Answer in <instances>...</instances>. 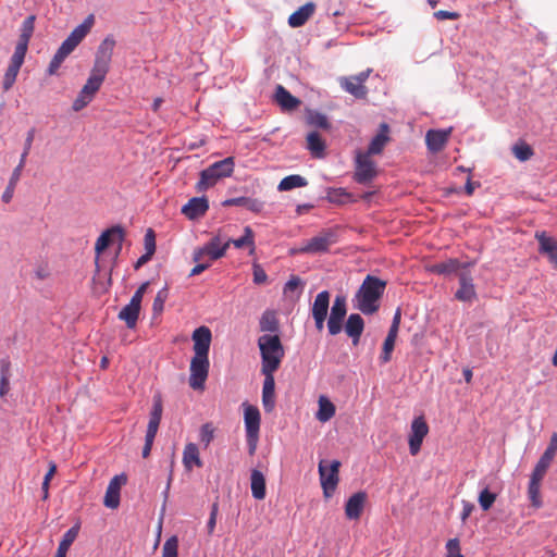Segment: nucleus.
Instances as JSON below:
<instances>
[{
  "mask_svg": "<svg viewBox=\"0 0 557 557\" xmlns=\"http://www.w3.org/2000/svg\"><path fill=\"white\" fill-rule=\"evenodd\" d=\"M163 412V403L160 394H156L152 398V408L150 411L149 422L147 426L145 445L143 448V457L147 458L150 455L154 437L157 435Z\"/></svg>",
  "mask_w": 557,
  "mask_h": 557,
  "instance_id": "obj_8",
  "label": "nucleus"
},
{
  "mask_svg": "<svg viewBox=\"0 0 557 557\" xmlns=\"http://www.w3.org/2000/svg\"><path fill=\"white\" fill-rule=\"evenodd\" d=\"M389 125L385 122L379 125L376 134L372 139H389Z\"/></svg>",
  "mask_w": 557,
  "mask_h": 557,
  "instance_id": "obj_62",
  "label": "nucleus"
},
{
  "mask_svg": "<svg viewBox=\"0 0 557 557\" xmlns=\"http://www.w3.org/2000/svg\"><path fill=\"white\" fill-rule=\"evenodd\" d=\"M107 237H116L117 242L122 243L125 237L124 228L121 225H114L102 232L95 245L96 257L98 258L100 253L110 246L107 242Z\"/></svg>",
  "mask_w": 557,
  "mask_h": 557,
  "instance_id": "obj_26",
  "label": "nucleus"
},
{
  "mask_svg": "<svg viewBox=\"0 0 557 557\" xmlns=\"http://www.w3.org/2000/svg\"><path fill=\"white\" fill-rule=\"evenodd\" d=\"M223 207H245L249 211L259 213L263 208V202H261L258 199L249 198V197H236V198H230L222 202Z\"/></svg>",
  "mask_w": 557,
  "mask_h": 557,
  "instance_id": "obj_31",
  "label": "nucleus"
},
{
  "mask_svg": "<svg viewBox=\"0 0 557 557\" xmlns=\"http://www.w3.org/2000/svg\"><path fill=\"white\" fill-rule=\"evenodd\" d=\"M230 247V242L221 245L220 235L213 236L203 247L195 249L193 253V260L195 262H199L203 259V257H209L211 261L218 260L225 256L227 248Z\"/></svg>",
  "mask_w": 557,
  "mask_h": 557,
  "instance_id": "obj_12",
  "label": "nucleus"
},
{
  "mask_svg": "<svg viewBox=\"0 0 557 557\" xmlns=\"http://www.w3.org/2000/svg\"><path fill=\"white\" fill-rule=\"evenodd\" d=\"M194 341V352L195 355L209 356L210 344L212 339L211 331L208 326L197 327L191 336Z\"/></svg>",
  "mask_w": 557,
  "mask_h": 557,
  "instance_id": "obj_21",
  "label": "nucleus"
},
{
  "mask_svg": "<svg viewBox=\"0 0 557 557\" xmlns=\"http://www.w3.org/2000/svg\"><path fill=\"white\" fill-rule=\"evenodd\" d=\"M278 369H261L264 375L262 387V404L265 412L273 411L275 407V380L274 372Z\"/></svg>",
  "mask_w": 557,
  "mask_h": 557,
  "instance_id": "obj_15",
  "label": "nucleus"
},
{
  "mask_svg": "<svg viewBox=\"0 0 557 557\" xmlns=\"http://www.w3.org/2000/svg\"><path fill=\"white\" fill-rule=\"evenodd\" d=\"M367 500L366 492H357L352 494L346 505H345V515L349 520H358L362 515L364 504Z\"/></svg>",
  "mask_w": 557,
  "mask_h": 557,
  "instance_id": "obj_22",
  "label": "nucleus"
},
{
  "mask_svg": "<svg viewBox=\"0 0 557 557\" xmlns=\"http://www.w3.org/2000/svg\"><path fill=\"white\" fill-rule=\"evenodd\" d=\"M388 141H370L367 148L354 151L352 180L360 185L371 184L380 173L375 157L381 156Z\"/></svg>",
  "mask_w": 557,
  "mask_h": 557,
  "instance_id": "obj_1",
  "label": "nucleus"
},
{
  "mask_svg": "<svg viewBox=\"0 0 557 557\" xmlns=\"http://www.w3.org/2000/svg\"><path fill=\"white\" fill-rule=\"evenodd\" d=\"M230 245L233 244L236 248H244L250 246V253L255 251L253 232L250 226L244 228V235L237 239H228Z\"/></svg>",
  "mask_w": 557,
  "mask_h": 557,
  "instance_id": "obj_44",
  "label": "nucleus"
},
{
  "mask_svg": "<svg viewBox=\"0 0 557 557\" xmlns=\"http://www.w3.org/2000/svg\"><path fill=\"white\" fill-rule=\"evenodd\" d=\"M496 497H497L496 493H493L487 487H485L480 493L478 500H479V504H480L481 508L484 511H487L488 509H491V507L495 503Z\"/></svg>",
  "mask_w": 557,
  "mask_h": 557,
  "instance_id": "obj_49",
  "label": "nucleus"
},
{
  "mask_svg": "<svg viewBox=\"0 0 557 557\" xmlns=\"http://www.w3.org/2000/svg\"><path fill=\"white\" fill-rule=\"evenodd\" d=\"M107 237H116L117 242L122 243L125 237L124 228L121 225H114L102 232L95 245L96 257L98 258L100 253L110 246L107 242Z\"/></svg>",
  "mask_w": 557,
  "mask_h": 557,
  "instance_id": "obj_25",
  "label": "nucleus"
},
{
  "mask_svg": "<svg viewBox=\"0 0 557 557\" xmlns=\"http://www.w3.org/2000/svg\"><path fill=\"white\" fill-rule=\"evenodd\" d=\"M234 171V158L227 157L216 161L200 172V180L197 183V190L202 191L213 186L220 178L228 177Z\"/></svg>",
  "mask_w": 557,
  "mask_h": 557,
  "instance_id": "obj_6",
  "label": "nucleus"
},
{
  "mask_svg": "<svg viewBox=\"0 0 557 557\" xmlns=\"http://www.w3.org/2000/svg\"><path fill=\"white\" fill-rule=\"evenodd\" d=\"M209 209L207 197H194L182 208V213L189 220H197L203 216Z\"/></svg>",
  "mask_w": 557,
  "mask_h": 557,
  "instance_id": "obj_20",
  "label": "nucleus"
},
{
  "mask_svg": "<svg viewBox=\"0 0 557 557\" xmlns=\"http://www.w3.org/2000/svg\"><path fill=\"white\" fill-rule=\"evenodd\" d=\"M425 143H426L429 152L432 154H436L445 149L447 141H425Z\"/></svg>",
  "mask_w": 557,
  "mask_h": 557,
  "instance_id": "obj_64",
  "label": "nucleus"
},
{
  "mask_svg": "<svg viewBox=\"0 0 557 557\" xmlns=\"http://www.w3.org/2000/svg\"><path fill=\"white\" fill-rule=\"evenodd\" d=\"M259 325L261 332H277L280 324L275 311H264L261 315Z\"/></svg>",
  "mask_w": 557,
  "mask_h": 557,
  "instance_id": "obj_41",
  "label": "nucleus"
},
{
  "mask_svg": "<svg viewBox=\"0 0 557 557\" xmlns=\"http://www.w3.org/2000/svg\"><path fill=\"white\" fill-rule=\"evenodd\" d=\"M275 100L284 110H294L300 104V100L293 96L285 87L278 85L275 90Z\"/></svg>",
  "mask_w": 557,
  "mask_h": 557,
  "instance_id": "obj_33",
  "label": "nucleus"
},
{
  "mask_svg": "<svg viewBox=\"0 0 557 557\" xmlns=\"http://www.w3.org/2000/svg\"><path fill=\"white\" fill-rule=\"evenodd\" d=\"M149 286V282H145L143 283L138 288L137 290L135 292V294L133 295V297L131 298L132 301H135L137 305L141 306V301H143V297L147 290Z\"/></svg>",
  "mask_w": 557,
  "mask_h": 557,
  "instance_id": "obj_63",
  "label": "nucleus"
},
{
  "mask_svg": "<svg viewBox=\"0 0 557 557\" xmlns=\"http://www.w3.org/2000/svg\"><path fill=\"white\" fill-rule=\"evenodd\" d=\"M169 297V289L168 287H163L161 290L158 292L153 304H152V312L153 315H160L163 312L164 304Z\"/></svg>",
  "mask_w": 557,
  "mask_h": 557,
  "instance_id": "obj_48",
  "label": "nucleus"
},
{
  "mask_svg": "<svg viewBox=\"0 0 557 557\" xmlns=\"http://www.w3.org/2000/svg\"><path fill=\"white\" fill-rule=\"evenodd\" d=\"M335 414V406L324 396L319 399V410L317 412V419L321 422L329 421Z\"/></svg>",
  "mask_w": 557,
  "mask_h": 557,
  "instance_id": "obj_43",
  "label": "nucleus"
},
{
  "mask_svg": "<svg viewBox=\"0 0 557 557\" xmlns=\"http://www.w3.org/2000/svg\"><path fill=\"white\" fill-rule=\"evenodd\" d=\"M29 149H30V141H27L25 148H24V151L21 156V160H20V163L17 164V166L14 169L12 175H11V178L9 181L10 184H13L16 186L17 182L20 181V177H21V172L24 168V164H25V158L26 156L28 154L29 152Z\"/></svg>",
  "mask_w": 557,
  "mask_h": 557,
  "instance_id": "obj_51",
  "label": "nucleus"
},
{
  "mask_svg": "<svg viewBox=\"0 0 557 557\" xmlns=\"http://www.w3.org/2000/svg\"><path fill=\"white\" fill-rule=\"evenodd\" d=\"M178 540L171 536L165 541L162 548V557H177Z\"/></svg>",
  "mask_w": 557,
  "mask_h": 557,
  "instance_id": "obj_52",
  "label": "nucleus"
},
{
  "mask_svg": "<svg viewBox=\"0 0 557 557\" xmlns=\"http://www.w3.org/2000/svg\"><path fill=\"white\" fill-rule=\"evenodd\" d=\"M346 314V298L344 296H336L333 301V306L331 307V313L327 320V330L330 335L335 336L342 332Z\"/></svg>",
  "mask_w": 557,
  "mask_h": 557,
  "instance_id": "obj_13",
  "label": "nucleus"
},
{
  "mask_svg": "<svg viewBox=\"0 0 557 557\" xmlns=\"http://www.w3.org/2000/svg\"><path fill=\"white\" fill-rule=\"evenodd\" d=\"M209 356L194 355L190 361L189 386L193 389H203L209 373Z\"/></svg>",
  "mask_w": 557,
  "mask_h": 557,
  "instance_id": "obj_11",
  "label": "nucleus"
},
{
  "mask_svg": "<svg viewBox=\"0 0 557 557\" xmlns=\"http://www.w3.org/2000/svg\"><path fill=\"white\" fill-rule=\"evenodd\" d=\"M144 245L146 253L153 256L156 252V234L152 228L147 230L144 238Z\"/></svg>",
  "mask_w": 557,
  "mask_h": 557,
  "instance_id": "obj_53",
  "label": "nucleus"
},
{
  "mask_svg": "<svg viewBox=\"0 0 557 557\" xmlns=\"http://www.w3.org/2000/svg\"><path fill=\"white\" fill-rule=\"evenodd\" d=\"M35 21L36 16L29 15L24 20L22 24L18 41L15 46L14 53L10 59L9 66L4 74V89H9L12 87L16 79L20 69L24 63V59L28 49V44L35 29Z\"/></svg>",
  "mask_w": 557,
  "mask_h": 557,
  "instance_id": "obj_3",
  "label": "nucleus"
},
{
  "mask_svg": "<svg viewBox=\"0 0 557 557\" xmlns=\"http://www.w3.org/2000/svg\"><path fill=\"white\" fill-rule=\"evenodd\" d=\"M253 283L257 285L264 284L268 280V275L262 267L258 263H253Z\"/></svg>",
  "mask_w": 557,
  "mask_h": 557,
  "instance_id": "obj_60",
  "label": "nucleus"
},
{
  "mask_svg": "<svg viewBox=\"0 0 557 557\" xmlns=\"http://www.w3.org/2000/svg\"><path fill=\"white\" fill-rule=\"evenodd\" d=\"M394 347H395V341L385 338V341L383 343V351L380 357V359L383 363H387L388 361H391L392 351L394 350Z\"/></svg>",
  "mask_w": 557,
  "mask_h": 557,
  "instance_id": "obj_57",
  "label": "nucleus"
},
{
  "mask_svg": "<svg viewBox=\"0 0 557 557\" xmlns=\"http://www.w3.org/2000/svg\"><path fill=\"white\" fill-rule=\"evenodd\" d=\"M446 557H465L460 553V542L457 537L448 540V542L446 543Z\"/></svg>",
  "mask_w": 557,
  "mask_h": 557,
  "instance_id": "obj_55",
  "label": "nucleus"
},
{
  "mask_svg": "<svg viewBox=\"0 0 557 557\" xmlns=\"http://www.w3.org/2000/svg\"><path fill=\"white\" fill-rule=\"evenodd\" d=\"M99 259L98 257H96V260H95V264H96V273L92 277V282H94V285H95V289L99 293H106L108 292L109 287L111 286L112 284V280H111V274H112V268L110 269V271L106 274L107 275V281H102V277H101V274H100V264H99Z\"/></svg>",
  "mask_w": 557,
  "mask_h": 557,
  "instance_id": "obj_42",
  "label": "nucleus"
},
{
  "mask_svg": "<svg viewBox=\"0 0 557 557\" xmlns=\"http://www.w3.org/2000/svg\"><path fill=\"white\" fill-rule=\"evenodd\" d=\"M327 146L326 141H307V149L310 151L312 158L322 159L325 158Z\"/></svg>",
  "mask_w": 557,
  "mask_h": 557,
  "instance_id": "obj_50",
  "label": "nucleus"
},
{
  "mask_svg": "<svg viewBox=\"0 0 557 557\" xmlns=\"http://www.w3.org/2000/svg\"><path fill=\"white\" fill-rule=\"evenodd\" d=\"M78 531H79V527L78 525H74L71 529H69L64 533V535H63V537H62V540H61V542L59 544L58 550L67 553L69 548L71 547L73 542L76 540V537L78 535Z\"/></svg>",
  "mask_w": 557,
  "mask_h": 557,
  "instance_id": "obj_47",
  "label": "nucleus"
},
{
  "mask_svg": "<svg viewBox=\"0 0 557 557\" xmlns=\"http://www.w3.org/2000/svg\"><path fill=\"white\" fill-rule=\"evenodd\" d=\"M94 98L89 95L84 94V90L82 89L77 96V98L73 102V110L79 111L83 108H85Z\"/></svg>",
  "mask_w": 557,
  "mask_h": 557,
  "instance_id": "obj_58",
  "label": "nucleus"
},
{
  "mask_svg": "<svg viewBox=\"0 0 557 557\" xmlns=\"http://www.w3.org/2000/svg\"><path fill=\"white\" fill-rule=\"evenodd\" d=\"M329 200L331 202L344 205V203L357 201V198H354L352 194L346 191L344 188H337V189H332L329 193Z\"/></svg>",
  "mask_w": 557,
  "mask_h": 557,
  "instance_id": "obj_45",
  "label": "nucleus"
},
{
  "mask_svg": "<svg viewBox=\"0 0 557 557\" xmlns=\"http://www.w3.org/2000/svg\"><path fill=\"white\" fill-rule=\"evenodd\" d=\"M307 185H308V182L305 177H302L301 175H298V174H293V175H288V176L284 177L280 182L277 189L280 191H288L294 188L305 187Z\"/></svg>",
  "mask_w": 557,
  "mask_h": 557,
  "instance_id": "obj_40",
  "label": "nucleus"
},
{
  "mask_svg": "<svg viewBox=\"0 0 557 557\" xmlns=\"http://www.w3.org/2000/svg\"><path fill=\"white\" fill-rule=\"evenodd\" d=\"M141 306L135 301H129L119 313V319L126 323L128 329H134L137 324Z\"/></svg>",
  "mask_w": 557,
  "mask_h": 557,
  "instance_id": "obj_34",
  "label": "nucleus"
},
{
  "mask_svg": "<svg viewBox=\"0 0 557 557\" xmlns=\"http://www.w3.org/2000/svg\"><path fill=\"white\" fill-rule=\"evenodd\" d=\"M214 437V428L211 423H205L200 430V441L205 446H209Z\"/></svg>",
  "mask_w": 557,
  "mask_h": 557,
  "instance_id": "obj_54",
  "label": "nucleus"
},
{
  "mask_svg": "<svg viewBox=\"0 0 557 557\" xmlns=\"http://www.w3.org/2000/svg\"><path fill=\"white\" fill-rule=\"evenodd\" d=\"M183 463L187 470H191L193 465L202 467V461L199 457V450L196 444L189 443L185 446L183 453Z\"/></svg>",
  "mask_w": 557,
  "mask_h": 557,
  "instance_id": "obj_39",
  "label": "nucleus"
},
{
  "mask_svg": "<svg viewBox=\"0 0 557 557\" xmlns=\"http://www.w3.org/2000/svg\"><path fill=\"white\" fill-rule=\"evenodd\" d=\"M107 74L108 72L92 67L89 78L82 88L84 94L94 98L96 92L100 89Z\"/></svg>",
  "mask_w": 557,
  "mask_h": 557,
  "instance_id": "obj_30",
  "label": "nucleus"
},
{
  "mask_svg": "<svg viewBox=\"0 0 557 557\" xmlns=\"http://www.w3.org/2000/svg\"><path fill=\"white\" fill-rule=\"evenodd\" d=\"M556 453H557V433H554L550 437L548 447L545 449V451L539 459V461L535 465V468L533 469L532 472L545 476Z\"/></svg>",
  "mask_w": 557,
  "mask_h": 557,
  "instance_id": "obj_24",
  "label": "nucleus"
},
{
  "mask_svg": "<svg viewBox=\"0 0 557 557\" xmlns=\"http://www.w3.org/2000/svg\"><path fill=\"white\" fill-rule=\"evenodd\" d=\"M127 476L125 474L115 475L109 483L104 495L103 504L106 507L115 509L120 505L121 486L125 484Z\"/></svg>",
  "mask_w": 557,
  "mask_h": 557,
  "instance_id": "obj_17",
  "label": "nucleus"
},
{
  "mask_svg": "<svg viewBox=\"0 0 557 557\" xmlns=\"http://www.w3.org/2000/svg\"><path fill=\"white\" fill-rule=\"evenodd\" d=\"M345 332L351 338L354 346L360 342V337L364 330V320L359 313H351L344 325Z\"/></svg>",
  "mask_w": 557,
  "mask_h": 557,
  "instance_id": "obj_23",
  "label": "nucleus"
},
{
  "mask_svg": "<svg viewBox=\"0 0 557 557\" xmlns=\"http://www.w3.org/2000/svg\"><path fill=\"white\" fill-rule=\"evenodd\" d=\"M535 238L539 242V252L546 256L554 268L557 269V240L547 236L545 232H536Z\"/></svg>",
  "mask_w": 557,
  "mask_h": 557,
  "instance_id": "obj_18",
  "label": "nucleus"
},
{
  "mask_svg": "<svg viewBox=\"0 0 557 557\" xmlns=\"http://www.w3.org/2000/svg\"><path fill=\"white\" fill-rule=\"evenodd\" d=\"M434 17L438 21H444V20H454L455 21L460 17V14L458 12L440 10L434 13Z\"/></svg>",
  "mask_w": 557,
  "mask_h": 557,
  "instance_id": "obj_61",
  "label": "nucleus"
},
{
  "mask_svg": "<svg viewBox=\"0 0 557 557\" xmlns=\"http://www.w3.org/2000/svg\"><path fill=\"white\" fill-rule=\"evenodd\" d=\"M339 226L323 228L317 236L307 240V243L300 247L297 252L300 253H325L330 250V247L338 242L339 238ZM296 250H292L295 253Z\"/></svg>",
  "mask_w": 557,
  "mask_h": 557,
  "instance_id": "obj_7",
  "label": "nucleus"
},
{
  "mask_svg": "<svg viewBox=\"0 0 557 557\" xmlns=\"http://www.w3.org/2000/svg\"><path fill=\"white\" fill-rule=\"evenodd\" d=\"M451 127L443 128V129H429L425 139H447L451 135Z\"/></svg>",
  "mask_w": 557,
  "mask_h": 557,
  "instance_id": "obj_56",
  "label": "nucleus"
},
{
  "mask_svg": "<svg viewBox=\"0 0 557 557\" xmlns=\"http://www.w3.org/2000/svg\"><path fill=\"white\" fill-rule=\"evenodd\" d=\"M458 277L460 286L455 294L456 299L469 302L476 299V292L471 274L469 272L461 271L458 273Z\"/></svg>",
  "mask_w": 557,
  "mask_h": 557,
  "instance_id": "obj_19",
  "label": "nucleus"
},
{
  "mask_svg": "<svg viewBox=\"0 0 557 557\" xmlns=\"http://www.w3.org/2000/svg\"><path fill=\"white\" fill-rule=\"evenodd\" d=\"M385 287V281L370 274L367 275L355 294L352 299L354 308L366 315L375 313L380 308V299L384 294Z\"/></svg>",
  "mask_w": 557,
  "mask_h": 557,
  "instance_id": "obj_2",
  "label": "nucleus"
},
{
  "mask_svg": "<svg viewBox=\"0 0 557 557\" xmlns=\"http://www.w3.org/2000/svg\"><path fill=\"white\" fill-rule=\"evenodd\" d=\"M428 433L429 425L423 417L416 418L411 423V433L409 435V450L412 456L420 451L423 438Z\"/></svg>",
  "mask_w": 557,
  "mask_h": 557,
  "instance_id": "obj_16",
  "label": "nucleus"
},
{
  "mask_svg": "<svg viewBox=\"0 0 557 557\" xmlns=\"http://www.w3.org/2000/svg\"><path fill=\"white\" fill-rule=\"evenodd\" d=\"M471 264V262L461 263L458 259L451 258L446 261L432 264L429 268V271L440 275H449L451 273H456L459 269H466Z\"/></svg>",
  "mask_w": 557,
  "mask_h": 557,
  "instance_id": "obj_27",
  "label": "nucleus"
},
{
  "mask_svg": "<svg viewBox=\"0 0 557 557\" xmlns=\"http://www.w3.org/2000/svg\"><path fill=\"white\" fill-rule=\"evenodd\" d=\"M95 24L94 14H89L82 24L76 26L67 38L61 44L58 51L50 61L48 73L53 75L57 73L62 62L74 51V49L89 34Z\"/></svg>",
  "mask_w": 557,
  "mask_h": 557,
  "instance_id": "obj_4",
  "label": "nucleus"
},
{
  "mask_svg": "<svg viewBox=\"0 0 557 557\" xmlns=\"http://www.w3.org/2000/svg\"><path fill=\"white\" fill-rule=\"evenodd\" d=\"M341 87L348 94L357 99H364L368 95V89L364 85L356 82L354 77H342L339 79Z\"/></svg>",
  "mask_w": 557,
  "mask_h": 557,
  "instance_id": "obj_32",
  "label": "nucleus"
},
{
  "mask_svg": "<svg viewBox=\"0 0 557 557\" xmlns=\"http://www.w3.org/2000/svg\"><path fill=\"white\" fill-rule=\"evenodd\" d=\"M544 475L533 473L531 474L529 487H528V496L533 507L540 508L542 506V498H541V481L543 480Z\"/></svg>",
  "mask_w": 557,
  "mask_h": 557,
  "instance_id": "obj_36",
  "label": "nucleus"
},
{
  "mask_svg": "<svg viewBox=\"0 0 557 557\" xmlns=\"http://www.w3.org/2000/svg\"><path fill=\"white\" fill-rule=\"evenodd\" d=\"M219 512V504L215 502L211 506L210 517L207 523L208 534L211 535L216 524V517Z\"/></svg>",
  "mask_w": 557,
  "mask_h": 557,
  "instance_id": "obj_59",
  "label": "nucleus"
},
{
  "mask_svg": "<svg viewBox=\"0 0 557 557\" xmlns=\"http://www.w3.org/2000/svg\"><path fill=\"white\" fill-rule=\"evenodd\" d=\"M115 45L113 36H107L98 46L92 67L109 72Z\"/></svg>",
  "mask_w": 557,
  "mask_h": 557,
  "instance_id": "obj_14",
  "label": "nucleus"
},
{
  "mask_svg": "<svg viewBox=\"0 0 557 557\" xmlns=\"http://www.w3.org/2000/svg\"><path fill=\"white\" fill-rule=\"evenodd\" d=\"M107 74L108 72L92 67L89 78L82 88L84 94L94 98L96 92L100 89Z\"/></svg>",
  "mask_w": 557,
  "mask_h": 557,
  "instance_id": "obj_29",
  "label": "nucleus"
},
{
  "mask_svg": "<svg viewBox=\"0 0 557 557\" xmlns=\"http://www.w3.org/2000/svg\"><path fill=\"white\" fill-rule=\"evenodd\" d=\"M261 355V369H278L284 357V348L278 335H262L258 339Z\"/></svg>",
  "mask_w": 557,
  "mask_h": 557,
  "instance_id": "obj_5",
  "label": "nucleus"
},
{
  "mask_svg": "<svg viewBox=\"0 0 557 557\" xmlns=\"http://www.w3.org/2000/svg\"><path fill=\"white\" fill-rule=\"evenodd\" d=\"M315 5L312 2H308L292 13L288 17V24L290 27H300L312 16L314 13Z\"/></svg>",
  "mask_w": 557,
  "mask_h": 557,
  "instance_id": "obj_28",
  "label": "nucleus"
},
{
  "mask_svg": "<svg viewBox=\"0 0 557 557\" xmlns=\"http://www.w3.org/2000/svg\"><path fill=\"white\" fill-rule=\"evenodd\" d=\"M331 294L329 290L319 293L312 305V317H327Z\"/></svg>",
  "mask_w": 557,
  "mask_h": 557,
  "instance_id": "obj_38",
  "label": "nucleus"
},
{
  "mask_svg": "<svg viewBox=\"0 0 557 557\" xmlns=\"http://www.w3.org/2000/svg\"><path fill=\"white\" fill-rule=\"evenodd\" d=\"M339 467L338 460H333L329 468L325 466V460L319 462L321 486L326 498H330L337 487Z\"/></svg>",
  "mask_w": 557,
  "mask_h": 557,
  "instance_id": "obj_10",
  "label": "nucleus"
},
{
  "mask_svg": "<svg viewBox=\"0 0 557 557\" xmlns=\"http://www.w3.org/2000/svg\"><path fill=\"white\" fill-rule=\"evenodd\" d=\"M511 151L519 161H528L534 153L532 147L525 141L515 144Z\"/></svg>",
  "mask_w": 557,
  "mask_h": 557,
  "instance_id": "obj_46",
  "label": "nucleus"
},
{
  "mask_svg": "<svg viewBox=\"0 0 557 557\" xmlns=\"http://www.w3.org/2000/svg\"><path fill=\"white\" fill-rule=\"evenodd\" d=\"M252 497L262 500L265 497V478L263 473L257 469L251 470L250 475Z\"/></svg>",
  "mask_w": 557,
  "mask_h": 557,
  "instance_id": "obj_35",
  "label": "nucleus"
},
{
  "mask_svg": "<svg viewBox=\"0 0 557 557\" xmlns=\"http://www.w3.org/2000/svg\"><path fill=\"white\" fill-rule=\"evenodd\" d=\"M243 406L249 454L253 455L259 440L261 416L259 409L256 406L249 405L247 403H244Z\"/></svg>",
  "mask_w": 557,
  "mask_h": 557,
  "instance_id": "obj_9",
  "label": "nucleus"
},
{
  "mask_svg": "<svg viewBox=\"0 0 557 557\" xmlns=\"http://www.w3.org/2000/svg\"><path fill=\"white\" fill-rule=\"evenodd\" d=\"M306 122L309 126L320 129H329L331 123L325 114L313 109L306 110Z\"/></svg>",
  "mask_w": 557,
  "mask_h": 557,
  "instance_id": "obj_37",
  "label": "nucleus"
}]
</instances>
